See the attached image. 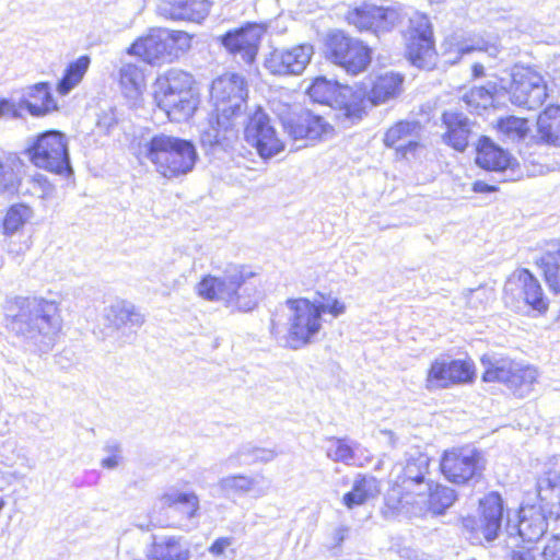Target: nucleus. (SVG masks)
<instances>
[{"label":"nucleus","mask_w":560,"mask_h":560,"mask_svg":"<svg viewBox=\"0 0 560 560\" xmlns=\"http://www.w3.org/2000/svg\"><path fill=\"white\" fill-rule=\"evenodd\" d=\"M18 311L8 315V327L18 336L30 340L42 352L49 351L61 330L58 304L38 298L21 299Z\"/></svg>","instance_id":"obj_1"},{"label":"nucleus","mask_w":560,"mask_h":560,"mask_svg":"<svg viewBox=\"0 0 560 560\" xmlns=\"http://www.w3.org/2000/svg\"><path fill=\"white\" fill-rule=\"evenodd\" d=\"M252 272L242 266H229L220 276H205L197 284L199 296L221 302L232 311L249 312L257 305V290L249 281Z\"/></svg>","instance_id":"obj_2"},{"label":"nucleus","mask_w":560,"mask_h":560,"mask_svg":"<svg viewBox=\"0 0 560 560\" xmlns=\"http://www.w3.org/2000/svg\"><path fill=\"white\" fill-rule=\"evenodd\" d=\"M138 155L150 161L155 171L168 179L191 172L197 161L192 142L164 133L139 143Z\"/></svg>","instance_id":"obj_3"},{"label":"nucleus","mask_w":560,"mask_h":560,"mask_svg":"<svg viewBox=\"0 0 560 560\" xmlns=\"http://www.w3.org/2000/svg\"><path fill=\"white\" fill-rule=\"evenodd\" d=\"M485 366V382L503 383L514 395L525 397L533 390L538 378V371L530 365H522L509 358L485 355L481 359Z\"/></svg>","instance_id":"obj_4"},{"label":"nucleus","mask_w":560,"mask_h":560,"mask_svg":"<svg viewBox=\"0 0 560 560\" xmlns=\"http://www.w3.org/2000/svg\"><path fill=\"white\" fill-rule=\"evenodd\" d=\"M504 303L517 313L527 307L539 314L547 312L549 301L538 279L527 269L515 270L504 285Z\"/></svg>","instance_id":"obj_5"},{"label":"nucleus","mask_w":560,"mask_h":560,"mask_svg":"<svg viewBox=\"0 0 560 560\" xmlns=\"http://www.w3.org/2000/svg\"><path fill=\"white\" fill-rule=\"evenodd\" d=\"M27 152L33 164L39 168L66 176L72 174L68 141L59 131L50 130L38 135Z\"/></svg>","instance_id":"obj_6"},{"label":"nucleus","mask_w":560,"mask_h":560,"mask_svg":"<svg viewBox=\"0 0 560 560\" xmlns=\"http://www.w3.org/2000/svg\"><path fill=\"white\" fill-rule=\"evenodd\" d=\"M289 342L291 348L299 349L313 342L323 327L320 308L316 302L307 299H289Z\"/></svg>","instance_id":"obj_7"},{"label":"nucleus","mask_w":560,"mask_h":560,"mask_svg":"<svg viewBox=\"0 0 560 560\" xmlns=\"http://www.w3.org/2000/svg\"><path fill=\"white\" fill-rule=\"evenodd\" d=\"M480 516L464 517L463 528L472 545L494 540L501 530L503 501L498 492H490L479 500Z\"/></svg>","instance_id":"obj_8"},{"label":"nucleus","mask_w":560,"mask_h":560,"mask_svg":"<svg viewBox=\"0 0 560 560\" xmlns=\"http://www.w3.org/2000/svg\"><path fill=\"white\" fill-rule=\"evenodd\" d=\"M406 42V54L412 66L427 70L435 66L433 32L427 15L416 13L410 18Z\"/></svg>","instance_id":"obj_9"},{"label":"nucleus","mask_w":560,"mask_h":560,"mask_svg":"<svg viewBox=\"0 0 560 560\" xmlns=\"http://www.w3.org/2000/svg\"><path fill=\"white\" fill-rule=\"evenodd\" d=\"M509 86L510 101L513 105L534 110L540 107L547 97L544 78L527 67H514Z\"/></svg>","instance_id":"obj_10"},{"label":"nucleus","mask_w":560,"mask_h":560,"mask_svg":"<svg viewBox=\"0 0 560 560\" xmlns=\"http://www.w3.org/2000/svg\"><path fill=\"white\" fill-rule=\"evenodd\" d=\"M210 94L217 113L240 117L246 107L247 85L240 74L226 73L217 78Z\"/></svg>","instance_id":"obj_11"},{"label":"nucleus","mask_w":560,"mask_h":560,"mask_svg":"<svg viewBox=\"0 0 560 560\" xmlns=\"http://www.w3.org/2000/svg\"><path fill=\"white\" fill-rule=\"evenodd\" d=\"M327 50L330 59L351 74L364 71L371 61L366 46L339 31L328 36Z\"/></svg>","instance_id":"obj_12"},{"label":"nucleus","mask_w":560,"mask_h":560,"mask_svg":"<svg viewBox=\"0 0 560 560\" xmlns=\"http://www.w3.org/2000/svg\"><path fill=\"white\" fill-rule=\"evenodd\" d=\"M423 503L420 504V495H411L408 493L404 498H399L392 509L397 513L408 517L425 516L428 513L433 515L443 514L446 509L453 505L456 500L455 491L445 486H436L434 490L423 491Z\"/></svg>","instance_id":"obj_13"},{"label":"nucleus","mask_w":560,"mask_h":560,"mask_svg":"<svg viewBox=\"0 0 560 560\" xmlns=\"http://www.w3.org/2000/svg\"><path fill=\"white\" fill-rule=\"evenodd\" d=\"M474 377L472 361L441 355L431 363L428 370L425 388L429 390L448 388L453 385L470 383Z\"/></svg>","instance_id":"obj_14"},{"label":"nucleus","mask_w":560,"mask_h":560,"mask_svg":"<svg viewBox=\"0 0 560 560\" xmlns=\"http://www.w3.org/2000/svg\"><path fill=\"white\" fill-rule=\"evenodd\" d=\"M244 139L264 160L271 159L284 150L269 116L257 109L249 116L244 128Z\"/></svg>","instance_id":"obj_15"},{"label":"nucleus","mask_w":560,"mask_h":560,"mask_svg":"<svg viewBox=\"0 0 560 560\" xmlns=\"http://www.w3.org/2000/svg\"><path fill=\"white\" fill-rule=\"evenodd\" d=\"M313 55L314 48L311 44L275 48L265 57L264 67L270 74L277 77L300 75Z\"/></svg>","instance_id":"obj_16"},{"label":"nucleus","mask_w":560,"mask_h":560,"mask_svg":"<svg viewBox=\"0 0 560 560\" xmlns=\"http://www.w3.org/2000/svg\"><path fill=\"white\" fill-rule=\"evenodd\" d=\"M483 469L481 454L475 448L459 447L445 451L441 459V470L453 483L464 485L479 476Z\"/></svg>","instance_id":"obj_17"},{"label":"nucleus","mask_w":560,"mask_h":560,"mask_svg":"<svg viewBox=\"0 0 560 560\" xmlns=\"http://www.w3.org/2000/svg\"><path fill=\"white\" fill-rule=\"evenodd\" d=\"M189 38L186 33L171 32L166 28H152L148 35L137 39L127 50L129 55L140 57L143 61L154 65L163 61L175 42Z\"/></svg>","instance_id":"obj_18"},{"label":"nucleus","mask_w":560,"mask_h":560,"mask_svg":"<svg viewBox=\"0 0 560 560\" xmlns=\"http://www.w3.org/2000/svg\"><path fill=\"white\" fill-rule=\"evenodd\" d=\"M280 119L285 132L293 140H323L332 132V127L320 115L299 107Z\"/></svg>","instance_id":"obj_19"},{"label":"nucleus","mask_w":560,"mask_h":560,"mask_svg":"<svg viewBox=\"0 0 560 560\" xmlns=\"http://www.w3.org/2000/svg\"><path fill=\"white\" fill-rule=\"evenodd\" d=\"M428 471L429 459L425 456L409 459L388 497V505L392 508V504L408 493L415 497L420 495L419 503L422 504L423 491L430 490V482L425 478Z\"/></svg>","instance_id":"obj_20"},{"label":"nucleus","mask_w":560,"mask_h":560,"mask_svg":"<svg viewBox=\"0 0 560 560\" xmlns=\"http://www.w3.org/2000/svg\"><path fill=\"white\" fill-rule=\"evenodd\" d=\"M159 502L162 508H168L179 515L178 521L171 523V526L186 532L198 527L200 501L196 492L172 487L160 495Z\"/></svg>","instance_id":"obj_21"},{"label":"nucleus","mask_w":560,"mask_h":560,"mask_svg":"<svg viewBox=\"0 0 560 560\" xmlns=\"http://www.w3.org/2000/svg\"><path fill=\"white\" fill-rule=\"evenodd\" d=\"M371 101L365 88L361 85H340L332 107L339 110L338 119L349 127L362 119Z\"/></svg>","instance_id":"obj_22"},{"label":"nucleus","mask_w":560,"mask_h":560,"mask_svg":"<svg viewBox=\"0 0 560 560\" xmlns=\"http://www.w3.org/2000/svg\"><path fill=\"white\" fill-rule=\"evenodd\" d=\"M264 28L257 24H248L245 27L230 31L222 36V45L226 50L240 56L241 60L246 65H252L257 56Z\"/></svg>","instance_id":"obj_23"},{"label":"nucleus","mask_w":560,"mask_h":560,"mask_svg":"<svg viewBox=\"0 0 560 560\" xmlns=\"http://www.w3.org/2000/svg\"><path fill=\"white\" fill-rule=\"evenodd\" d=\"M442 48L445 62L451 65L457 63L464 55L472 51H483L492 58H497L501 52V46L497 39L478 35L469 38L450 36L442 44Z\"/></svg>","instance_id":"obj_24"},{"label":"nucleus","mask_w":560,"mask_h":560,"mask_svg":"<svg viewBox=\"0 0 560 560\" xmlns=\"http://www.w3.org/2000/svg\"><path fill=\"white\" fill-rule=\"evenodd\" d=\"M476 163L481 168L503 173V180L515 179V160L487 137H481L478 141Z\"/></svg>","instance_id":"obj_25"},{"label":"nucleus","mask_w":560,"mask_h":560,"mask_svg":"<svg viewBox=\"0 0 560 560\" xmlns=\"http://www.w3.org/2000/svg\"><path fill=\"white\" fill-rule=\"evenodd\" d=\"M421 126L416 120H401L392 126L384 136V143L394 148L397 155L408 159L419 145Z\"/></svg>","instance_id":"obj_26"},{"label":"nucleus","mask_w":560,"mask_h":560,"mask_svg":"<svg viewBox=\"0 0 560 560\" xmlns=\"http://www.w3.org/2000/svg\"><path fill=\"white\" fill-rule=\"evenodd\" d=\"M208 0H159L158 12L173 21L200 22L210 12Z\"/></svg>","instance_id":"obj_27"},{"label":"nucleus","mask_w":560,"mask_h":560,"mask_svg":"<svg viewBox=\"0 0 560 560\" xmlns=\"http://www.w3.org/2000/svg\"><path fill=\"white\" fill-rule=\"evenodd\" d=\"M443 125L446 128L443 135L444 141L455 150L463 152L476 136L474 122L463 113L447 110L442 115Z\"/></svg>","instance_id":"obj_28"},{"label":"nucleus","mask_w":560,"mask_h":560,"mask_svg":"<svg viewBox=\"0 0 560 560\" xmlns=\"http://www.w3.org/2000/svg\"><path fill=\"white\" fill-rule=\"evenodd\" d=\"M548 524L540 510L535 508L522 509L518 514V521L512 524L508 518L506 530L513 535H518L524 541H536L547 530Z\"/></svg>","instance_id":"obj_29"},{"label":"nucleus","mask_w":560,"mask_h":560,"mask_svg":"<svg viewBox=\"0 0 560 560\" xmlns=\"http://www.w3.org/2000/svg\"><path fill=\"white\" fill-rule=\"evenodd\" d=\"M238 117L217 113L215 122H210L201 133V142L205 147H220L223 150L231 148V144L237 138L235 119Z\"/></svg>","instance_id":"obj_30"},{"label":"nucleus","mask_w":560,"mask_h":560,"mask_svg":"<svg viewBox=\"0 0 560 560\" xmlns=\"http://www.w3.org/2000/svg\"><path fill=\"white\" fill-rule=\"evenodd\" d=\"M154 101L166 113L170 120L177 122L191 117L198 105V98L194 91H188L185 96L184 93L154 96Z\"/></svg>","instance_id":"obj_31"},{"label":"nucleus","mask_w":560,"mask_h":560,"mask_svg":"<svg viewBox=\"0 0 560 560\" xmlns=\"http://www.w3.org/2000/svg\"><path fill=\"white\" fill-rule=\"evenodd\" d=\"M404 77L396 72L377 75L368 92L372 106L384 104L397 97L402 91Z\"/></svg>","instance_id":"obj_32"},{"label":"nucleus","mask_w":560,"mask_h":560,"mask_svg":"<svg viewBox=\"0 0 560 560\" xmlns=\"http://www.w3.org/2000/svg\"><path fill=\"white\" fill-rule=\"evenodd\" d=\"M189 547L182 537L167 536L154 540L147 551L148 560H189ZM141 560V559H135Z\"/></svg>","instance_id":"obj_33"},{"label":"nucleus","mask_w":560,"mask_h":560,"mask_svg":"<svg viewBox=\"0 0 560 560\" xmlns=\"http://www.w3.org/2000/svg\"><path fill=\"white\" fill-rule=\"evenodd\" d=\"M192 77L182 70L172 69L160 75L153 84V96L184 93L192 90Z\"/></svg>","instance_id":"obj_34"},{"label":"nucleus","mask_w":560,"mask_h":560,"mask_svg":"<svg viewBox=\"0 0 560 560\" xmlns=\"http://www.w3.org/2000/svg\"><path fill=\"white\" fill-rule=\"evenodd\" d=\"M537 265L541 268L550 290L560 294V242L548 243Z\"/></svg>","instance_id":"obj_35"},{"label":"nucleus","mask_w":560,"mask_h":560,"mask_svg":"<svg viewBox=\"0 0 560 560\" xmlns=\"http://www.w3.org/2000/svg\"><path fill=\"white\" fill-rule=\"evenodd\" d=\"M20 108L26 109L32 116L38 117L57 109V104L51 96L48 84L38 83L30 89L28 98L20 103Z\"/></svg>","instance_id":"obj_36"},{"label":"nucleus","mask_w":560,"mask_h":560,"mask_svg":"<svg viewBox=\"0 0 560 560\" xmlns=\"http://www.w3.org/2000/svg\"><path fill=\"white\" fill-rule=\"evenodd\" d=\"M104 316L106 320L115 328L125 325L141 326L144 317L140 314L136 306L127 301H117L105 308Z\"/></svg>","instance_id":"obj_37"},{"label":"nucleus","mask_w":560,"mask_h":560,"mask_svg":"<svg viewBox=\"0 0 560 560\" xmlns=\"http://www.w3.org/2000/svg\"><path fill=\"white\" fill-rule=\"evenodd\" d=\"M537 129L541 141L560 147V106L547 107L538 116Z\"/></svg>","instance_id":"obj_38"},{"label":"nucleus","mask_w":560,"mask_h":560,"mask_svg":"<svg viewBox=\"0 0 560 560\" xmlns=\"http://www.w3.org/2000/svg\"><path fill=\"white\" fill-rule=\"evenodd\" d=\"M380 493L378 481L374 477H360L354 480L351 491L343 495V504L348 509L364 504Z\"/></svg>","instance_id":"obj_39"},{"label":"nucleus","mask_w":560,"mask_h":560,"mask_svg":"<svg viewBox=\"0 0 560 560\" xmlns=\"http://www.w3.org/2000/svg\"><path fill=\"white\" fill-rule=\"evenodd\" d=\"M278 453L271 448H262L250 445L242 446L235 454L231 455L225 464L228 467L250 466L257 463H269L277 457Z\"/></svg>","instance_id":"obj_40"},{"label":"nucleus","mask_w":560,"mask_h":560,"mask_svg":"<svg viewBox=\"0 0 560 560\" xmlns=\"http://www.w3.org/2000/svg\"><path fill=\"white\" fill-rule=\"evenodd\" d=\"M326 456L336 463H342L348 466L359 465L355 450L358 443L347 438L331 436L327 439Z\"/></svg>","instance_id":"obj_41"},{"label":"nucleus","mask_w":560,"mask_h":560,"mask_svg":"<svg viewBox=\"0 0 560 560\" xmlns=\"http://www.w3.org/2000/svg\"><path fill=\"white\" fill-rule=\"evenodd\" d=\"M257 479L246 475H231L219 480L218 487L225 497L233 494H246L255 491L257 497L264 495L265 491L257 489Z\"/></svg>","instance_id":"obj_42"},{"label":"nucleus","mask_w":560,"mask_h":560,"mask_svg":"<svg viewBox=\"0 0 560 560\" xmlns=\"http://www.w3.org/2000/svg\"><path fill=\"white\" fill-rule=\"evenodd\" d=\"M34 211L24 203L12 205L5 212L2 220V230L5 235H13L31 221Z\"/></svg>","instance_id":"obj_43"},{"label":"nucleus","mask_w":560,"mask_h":560,"mask_svg":"<svg viewBox=\"0 0 560 560\" xmlns=\"http://www.w3.org/2000/svg\"><path fill=\"white\" fill-rule=\"evenodd\" d=\"M21 162L14 156L0 158V196L16 191Z\"/></svg>","instance_id":"obj_44"},{"label":"nucleus","mask_w":560,"mask_h":560,"mask_svg":"<svg viewBox=\"0 0 560 560\" xmlns=\"http://www.w3.org/2000/svg\"><path fill=\"white\" fill-rule=\"evenodd\" d=\"M91 63L89 56H81L75 61L71 62L66 69L63 78L57 86V91L61 95H67L74 89L83 79Z\"/></svg>","instance_id":"obj_45"},{"label":"nucleus","mask_w":560,"mask_h":560,"mask_svg":"<svg viewBox=\"0 0 560 560\" xmlns=\"http://www.w3.org/2000/svg\"><path fill=\"white\" fill-rule=\"evenodd\" d=\"M339 86V84L319 77L308 86L307 94L315 103L329 104L332 107Z\"/></svg>","instance_id":"obj_46"},{"label":"nucleus","mask_w":560,"mask_h":560,"mask_svg":"<svg viewBox=\"0 0 560 560\" xmlns=\"http://www.w3.org/2000/svg\"><path fill=\"white\" fill-rule=\"evenodd\" d=\"M377 5L373 3H364L359 8L350 11L347 15L349 24L355 26L359 31L373 33L374 20L377 18Z\"/></svg>","instance_id":"obj_47"},{"label":"nucleus","mask_w":560,"mask_h":560,"mask_svg":"<svg viewBox=\"0 0 560 560\" xmlns=\"http://www.w3.org/2000/svg\"><path fill=\"white\" fill-rule=\"evenodd\" d=\"M120 83L127 93L138 95L145 85L144 73L133 63H125L119 71Z\"/></svg>","instance_id":"obj_48"},{"label":"nucleus","mask_w":560,"mask_h":560,"mask_svg":"<svg viewBox=\"0 0 560 560\" xmlns=\"http://www.w3.org/2000/svg\"><path fill=\"white\" fill-rule=\"evenodd\" d=\"M493 86H475L463 96V102L470 110L486 109L493 105Z\"/></svg>","instance_id":"obj_49"},{"label":"nucleus","mask_w":560,"mask_h":560,"mask_svg":"<svg viewBox=\"0 0 560 560\" xmlns=\"http://www.w3.org/2000/svg\"><path fill=\"white\" fill-rule=\"evenodd\" d=\"M377 18L374 20L373 34L380 36L390 32L401 20L400 12L393 7L377 5Z\"/></svg>","instance_id":"obj_50"},{"label":"nucleus","mask_w":560,"mask_h":560,"mask_svg":"<svg viewBox=\"0 0 560 560\" xmlns=\"http://www.w3.org/2000/svg\"><path fill=\"white\" fill-rule=\"evenodd\" d=\"M538 495L541 501L549 502L552 499V493L556 491L560 492V470L553 465L537 482Z\"/></svg>","instance_id":"obj_51"},{"label":"nucleus","mask_w":560,"mask_h":560,"mask_svg":"<svg viewBox=\"0 0 560 560\" xmlns=\"http://www.w3.org/2000/svg\"><path fill=\"white\" fill-rule=\"evenodd\" d=\"M498 129L511 139H522L528 131V121L515 116H509L498 121Z\"/></svg>","instance_id":"obj_52"},{"label":"nucleus","mask_w":560,"mask_h":560,"mask_svg":"<svg viewBox=\"0 0 560 560\" xmlns=\"http://www.w3.org/2000/svg\"><path fill=\"white\" fill-rule=\"evenodd\" d=\"M108 454L107 457L102 459V467L107 469H115L121 460V448L118 443H109L104 447Z\"/></svg>","instance_id":"obj_53"},{"label":"nucleus","mask_w":560,"mask_h":560,"mask_svg":"<svg viewBox=\"0 0 560 560\" xmlns=\"http://www.w3.org/2000/svg\"><path fill=\"white\" fill-rule=\"evenodd\" d=\"M320 308V315L323 313H329L334 317H338L346 312V305L343 302L336 298L328 296L323 302L316 303Z\"/></svg>","instance_id":"obj_54"},{"label":"nucleus","mask_w":560,"mask_h":560,"mask_svg":"<svg viewBox=\"0 0 560 560\" xmlns=\"http://www.w3.org/2000/svg\"><path fill=\"white\" fill-rule=\"evenodd\" d=\"M545 560H560V534L549 538L542 550Z\"/></svg>","instance_id":"obj_55"},{"label":"nucleus","mask_w":560,"mask_h":560,"mask_svg":"<svg viewBox=\"0 0 560 560\" xmlns=\"http://www.w3.org/2000/svg\"><path fill=\"white\" fill-rule=\"evenodd\" d=\"M376 439L380 444L393 450L397 446L398 438L390 430H380L376 433Z\"/></svg>","instance_id":"obj_56"},{"label":"nucleus","mask_w":560,"mask_h":560,"mask_svg":"<svg viewBox=\"0 0 560 560\" xmlns=\"http://www.w3.org/2000/svg\"><path fill=\"white\" fill-rule=\"evenodd\" d=\"M232 542L233 539L231 537H220L209 547V552L217 557L223 556L225 549L229 548Z\"/></svg>","instance_id":"obj_57"},{"label":"nucleus","mask_w":560,"mask_h":560,"mask_svg":"<svg viewBox=\"0 0 560 560\" xmlns=\"http://www.w3.org/2000/svg\"><path fill=\"white\" fill-rule=\"evenodd\" d=\"M16 117L18 109L13 103L8 100L0 101V117Z\"/></svg>","instance_id":"obj_58"},{"label":"nucleus","mask_w":560,"mask_h":560,"mask_svg":"<svg viewBox=\"0 0 560 560\" xmlns=\"http://www.w3.org/2000/svg\"><path fill=\"white\" fill-rule=\"evenodd\" d=\"M472 190L475 192H492L497 190V187L494 185H489L482 180H477L472 184Z\"/></svg>","instance_id":"obj_59"},{"label":"nucleus","mask_w":560,"mask_h":560,"mask_svg":"<svg viewBox=\"0 0 560 560\" xmlns=\"http://www.w3.org/2000/svg\"><path fill=\"white\" fill-rule=\"evenodd\" d=\"M347 532L348 530L345 527H338V528L335 529V532H334V541H335L336 546L340 545L345 540V538L347 536Z\"/></svg>","instance_id":"obj_60"},{"label":"nucleus","mask_w":560,"mask_h":560,"mask_svg":"<svg viewBox=\"0 0 560 560\" xmlns=\"http://www.w3.org/2000/svg\"><path fill=\"white\" fill-rule=\"evenodd\" d=\"M114 125H116V119L113 117V115H105L98 120V126L105 127L107 131H109Z\"/></svg>","instance_id":"obj_61"},{"label":"nucleus","mask_w":560,"mask_h":560,"mask_svg":"<svg viewBox=\"0 0 560 560\" xmlns=\"http://www.w3.org/2000/svg\"><path fill=\"white\" fill-rule=\"evenodd\" d=\"M513 560H536L534 555H532L529 551L526 552H515L513 555Z\"/></svg>","instance_id":"obj_62"},{"label":"nucleus","mask_w":560,"mask_h":560,"mask_svg":"<svg viewBox=\"0 0 560 560\" xmlns=\"http://www.w3.org/2000/svg\"><path fill=\"white\" fill-rule=\"evenodd\" d=\"M483 66L480 65V63H475L472 66V73H474V77L478 78V77H481L483 74Z\"/></svg>","instance_id":"obj_63"},{"label":"nucleus","mask_w":560,"mask_h":560,"mask_svg":"<svg viewBox=\"0 0 560 560\" xmlns=\"http://www.w3.org/2000/svg\"><path fill=\"white\" fill-rule=\"evenodd\" d=\"M552 465L558 469L560 470V455L559 456H555L553 457V463Z\"/></svg>","instance_id":"obj_64"}]
</instances>
